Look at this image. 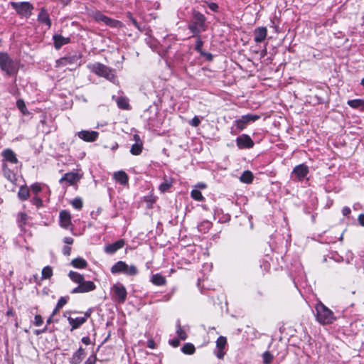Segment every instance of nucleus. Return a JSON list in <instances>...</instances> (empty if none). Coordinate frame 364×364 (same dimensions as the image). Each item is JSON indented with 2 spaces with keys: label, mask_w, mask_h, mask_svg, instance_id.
I'll return each instance as SVG.
<instances>
[{
  "label": "nucleus",
  "mask_w": 364,
  "mask_h": 364,
  "mask_svg": "<svg viewBox=\"0 0 364 364\" xmlns=\"http://www.w3.org/2000/svg\"><path fill=\"white\" fill-rule=\"evenodd\" d=\"M63 242L65 243V244H68V245H71L73 243V239L70 237H66L63 239Z\"/></svg>",
  "instance_id": "57"
},
{
  "label": "nucleus",
  "mask_w": 364,
  "mask_h": 364,
  "mask_svg": "<svg viewBox=\"0 0 364 364\" xmlns=\"http://www.w3.org/2000/svg\"><path fill=\"white\" fill-rule=\"evenodd\" d=\"M46 331H47V326H46L45 328H43V329H41V330H36L35 331V334L36 335H39V334H41L43 333H45Z\"/></svg>",
  "instance_id": "61"
},
{
  "label": "nucleus",
  "mask_w": 364,
  "mask_h": 364,
  "mask_svg": "<svg viewBox=\"0 0 364 364\" xmlns=\"http://www.w3.org/2000/svg\"><path fill=\"white\" fill-rule=\"evenodd\" d=\"M309 167L304 164L295 166L291 172V178L294 181H303L309 173Z\"/></svg>",
  "instance_id": "10"
},
{
  "label": "nucleus",
  "mask_w": 364,
  "mask_h": 364,
  "mask_svg": "<svg viewBox=\"0 0 364 364\" xmlns=\"http://www.w3.org/2000/svg\"><path fill=\"white\" fill-rule=\"evenodd\" d=\"M143 149V144H134L131 149L130 152L132 155H139Z\"/></svg>",
  "instance_id": "36"
},
{
  "label": "nucleus",
  "mask_w": 364,
  "mask_h": 364,
  "mask_svg": "<svg viewBox=\"0 0 364 364\" xmlns=\"http://www.w3.org/2000/svg\"><path fill=\"white\" fill-rule=\"evenodd\" d=\"M68 302V297L62 296L59 299L56 306L57 309H61L64 305H65Z\"/></svg>",
  "instance_id": "45"
},
{
  "label": "nucleus",
  "mask_w": 364,
  "mask_h": 364,
  "mask_svg": "<svg viewBox=\"0 0 364 364\" xmlns=\"http://www.w3.org/2000/svg\"><path fill=\"white\" fill-rule=\"evenodd\" d=\"M71 252V247L69 246H64L63 248V253L65 255H70Z\"/></svg>",
  "instance_id": "55"
},
{
  "label": "nucleus",
  "mask_w": 364,
  "mask_h": 364,
  "mask_svg": "<svg viewBox=\"0 0 364 364\" xmlns=\"http://www.w3.org/2000/svg\"><path fill=\"white\" fill-rule=\"evenodd\" d=\"M53 40L55 47L57 49L60 48L63 45L67 44L70 42L69 38H65L61 35H54Z\"/></svg>",
  "instance_id": "27"
},
{
  "label": "nucleus",
  "mask_w": 364,
  "mask_h": 364,
  "mask_svg": "<svg viewBox=\"0 0 364 364\" xmlns=\"http://www.w3.org/2000/svg\"><path fill=\"white\" fill-rule=\"evenodd\" d=\"M69 323L72 326V331L79 328L81 325L86 322V317H77L75 318L68 317Z\"/></svg>",
  "instance_id": "26"
},
{
  "label": "nucleus",
  "mask_w": 364,
  "mask_h": 364,
  "mask_svg": "<svg viewBox=\"0 0 364 364\" xmlns=\"http://www.w3.org/2000/svg\"><path fill=\"white\" fill-rule=\"evenodd\" d=\"M1 168L4 176L9 181L14 182L16 181V174L11 171L7 164L2 162L1 163Z\"/></svg>",
  "instance_id": "21"
},
{
  "label": "nucleus",
  "mask_w": 364,
  "mask_h": 364,
  "mask_svg": "<svg viewBox=\"0 0 364 364\" xmlns=\"http://www.w3.org/2000/svg\"><path fill=\"white\" fill-rule=\"evenodd\" d=\"M82 342L86 345L90 344V338L88 336H85L82 338Z\"/></svg>",
  "instance_id": "59"
},
{
  "label": "nucleus",
  "mask_w": 364,
  "mask_h": 364,
  "mask_svg": "<svg viewBox=\"0 0 364 364\" xmlns=\"http://www.w3.org/2000/svg\"><path fill=\"white\" fill-rule=\"evenodd\" d=\"M200 123V119L198 118V117L197 116H195L192 119L191 121L190 122V124L192 126V127H197Z\"/></svg>",
  "instance_id": "46"
},
{
  "label": "nucleus",
  "mask_w": 364,
  "mask_h": 364,
  "mask_svg": "<svg viewBox=\"0 0 364 364\" xmlns=\"http://www.w3.org/2000/svg\"><path fill=\"white\" fill-rule=\"evenodd\" d=\"M227 344V338L224 336H220L216 341V347L218 349H224Z\"/></svg>",
  "instance_id": "40"
},
{
  "label": "nucleus",
  "mask_w": 364,
  "mask_h": 364,
  "mask_svg": "<svg viewBox=\"0 0 364 364\" xmlns=\"http://www.w3.org/2000/svg\"><path fill=\"white\" fill-rule=\"evenodd\" d=\"M350 212H351V210H350V208H348V207H344L342 209V213L344 216L348 215L350 213Z\"/></svg>",
  "instance_id": "56"
},
{
  "label": "nucleus",
  "mask_w": 364,
  "mask_h": 364,
  "mask_svg": "<svg viewBox=\"0 0 364 364\" xmlns=\"http://www.w3.org/2000/svg\"><path fill=\"white\" fill-rule=\"evenodd\" d=\"M53 275V269L50 266H46L42 269V279H50Z\"/></svg>",
  "instance_id": "38"
},
{
  "label": "nucleus",
  "mask_w": 364,
  "mask_h": 364,
  "mask_svg": "<svg viewBox=\"0 0 364 364\" xmlns=\"http://www.w3.org/2000/svg\"><path fill=\"white\" fill-rule=\"evenodd\" d=\"M191 196L197 201H203L205 200L201 192L197 189H193L191 192Z\"/></svg>",
  "instance_id": "37"
},
{
  "label": "nucleus",
  "mask_w": 364,
  "mask_h": 364,
  "mask_svg": "<svg viewBox=\"0 0 364 364\" xmlns=\"http://www.w3.org/2000/svg\"><path fill=\"white\" fill-rule=\"evenodd\" d=\"M10 4L12 9H14L21 16L28 18L32 14L33 6L31 3L28 1H11Z\"/></svg>",
  "instance_id": "6"
},
{
  "label": "nucleus",
  "mask_w": 364,
  "mask_h": 364,
  "mask_svg": "<svg viewBox=\"0 0 364 364\" xmlns=\"http://www.w3.org/2000/svg\"><path fill=\"white\" fill-rule=\"evenodd\" d=\"M207 4L211 11H213L214 12H217L218 11V5L216 3L210 2V3H207Z\"/></svg>",
  "instance_id": "50"
},
{
  "label": "nucleus",
  "mask_w": 364,
  "mask_h": 364,
  "mask_svg": "<svg viewBox=\"0 0 364 364\" xmlns=\"http://www.w3.org/2000/svg\"><path fill=\"white\" fill-rule=\"evenodd\" d=\"M112 291L119 303H124L127 299V292L125 287L120 283L115 284L112 288Z\"/></svg>",
  "instance_id": "11"
},
{
  "label": "nucleus",
  "mask_w": 364,
  "mask_h": 364,
  "mask_svg": "<svg viewBox=\"0 0 364 364\" xmlns=\"http://www.w3.org/2000/svg\"><path fill=\"white\" fill-rule=\"evenodd\" d=\"M112 274L123 273L126 275L134 276L138 274L137 267L132 264L129 266L125 262L119 261L111 267Z\"/></svg>",
  "instance_id": "5"
},
{
  "label": "nucleus",
  "mask_w": 364,
  "mask_h": 364,
  "mask_svg": "<svg viewBox=\"0 0 364 364\" xmlns=\"http://www.w3.org/2000/svg\"><path fill=\"white\" fill-rule=\"evenodd\" d=\"M169 344L173 347L176 348L180 345V341L178 338H174L169 341Z\"/></svg>",
  "instance_id": "53"
},
{
  "label": "nucleus",
  "mask_w": 364,
  "mask_h": 364,
  "mask_svg": "<svg viewBox=\"0 0 364 364\" xmlns=\"http://www.w3.org/2000/svg\"><path fill=\"white\" fill-rule=\"evenodd\" d=\"M260 118L259 115L248 114L242 115L240 119L235 121V125L239 130H243L248 124L254 122Z\"/></svg>",
  "instance_id": "9"
},
{
  "label": "nucleus",
  "mask_w": 364,
  "mask_h": 364,
  "mask_svg": "<svg viewBox=\"0 0 364 364\" xmlns=\"http://www.w3.org/2000/svg\"><path fill=\"white\" fill-rule=\"evenodd\" d=\"M34 319H35L34 324L36 326H40L43 323V318H42L41 316H40V315H36Z\"/></svg>",
  "instance_id": "47"
},
{
  "label": "nucleus",
  "mask_w": 364,
  "mask_h": 364,
  "mask_svg": "<svg viewBox=\"0 0 364 364\" xmlns=\"http://www.w3.org/2000/svg\"><path fill=\"white\" fill-rule=\"evenodd\" d=\"M262 358L264 364H270L273 360V355L269 351H266L263 353Z\"/></svg>",
  "instance_id": "42"
},
{
  "label": "nucleus",
  "mask_w": 364,
  "mask_h": 364,
  "mask_svg": "<svg viewBox=\"0 0 364 364\" xmlns=\"http://www.w3.org/2000/svg\"><path fill=\"white\" fill-rule=\"evenodd\" d=\"M80 177L77 173L74 172H68L64 174V176L60 179V183L63 184L64 182L67 183L68 185H74L76 183Z\"/></svg>",
  "instance_id": "16"
},
{
  "label": "nucleus",
  "mask_w": 364,
  "mask_h": 364,
  "mask_svg": "<svg viewBox=\"0 0 364 364\" xmlns=\"http://www.w3.org/2000/svg\"><path fill=\"white\" fill-rule=\"evenodd\" d=\"M193 20L189 23L188 28L193 33V36H198L201 31L205 30V16L199 11H193Z\"/></svg>",
  "instance_id": "4"
},
{
  "label": "nucleus",
  "mask_w": 364,
  "mask_h": 364,
  "mask_svg": "<svg viewBox=\"0 0 364 364\" xmlns=\"http://www.w3.org/2000/svg\"><path fill=\"white\" fill-rule=\"evenodd\" d=\"M151 282L156 286H163L166 284V278L162 276L161 274H153L151 278Z\"/></svg>",
  "instance_id": "29"
},
{
  "label": "nucleus",
  "mask_w": 364,
  "mask_h": 364,
  "mask_svg": "<svg viewBox=\"0 0 364 364\" xmlns=\"http://www.w3.org/2000/svg\"><path fill=\"white\" fill-rule=\"evenodd\" d=\"M203 56H205L206 58L208 60H211L212 58H213V56L210 53H204L203 52V54H201Z\"/></svg>",
  "instance_id": "62"
},
{
  "label": "nucleus",
  "mask_w": 364,
  "mask_h": 364,
  "mask_svg": "<svg viewBox=\"0 0 364 364\" xmlns=\"http://www.w3.org/2000/svg\"><path fill=\"white\" fill-rule=\"evenodd\" d=\"M267 35V28L264 26L258 27L254 31V40L256 43L263 42Z\"/></svg>",
  "instance_id": "19"
},
{
  "label": "nucleus",
  "mask_w": 364,
  "mask_h": 364,
  "mask_svg": "<svg viewBox=\"0 0 364 364\" xmlns=\"http://www.w3.org/2000/svg\"><path fill=\"white\" fill-rule=\"evenodd\" d=\"M18 196L21 200H25L29 196V191L27 187L21 186L19 188Z\"/></svg>",
  "instance_id": "35"
},
{
  "label": "nucleus",
  "mask_w": 364,
  "mask_h": 364,
  "mask_svg": "<svg viewBox=\"0 0 364 364\" xmlns=\"http://www.w3.org/2000/svg\"><path fill=\"white\" fill-rule=\"evenodd\" d=\"M188 331V328L186 329L185 327L181 326L180 321L178 320L176 322V333L178 337L183 341H185L188 338L187 331Z\"/></svg>",
  "instance_id": "25"
},
{
  "label": "nucleus",
  "mask_w": 364,
  "mask_h": 364,
  "mask_svg": "<svg viewBox=\"0 0 364 364\" xmlns=\"http://www.w3.org/2000/svg\"><path fill=\"white\" fill-rule=\"evenodd\" d=\"M358 222H359V223H360L362 226H364V215H363V214H360V215L358 216Z\"/></svg>",
  "instance_id": "60"
},
{
  "label": "nucleus",
  "mask_w": 364,
  "mask_h": 364,
  "mask_svg": "<svg viewBox=\"0 0 364 364\" xmlns=\"http://www.w3.org/2000/svg\"><path fill=\"white\" fill-rule=\"evenodd\" d=\"M127 17L129 19V21L132 23L133 26L136 28H137L139 31H142L143 28H141V25L137 22V21L132 16L131 13H128L127 14Z\"/></svg>",
  "instance_id": "41"
},
{
  "label": "nucleus",
  "mask_w": 364,
  "mask_h": 364,
  "mask_svg": "<svg viewBox=\"0 0 364 364\" xmlns=\"http://www.w3.org/2000/svg\"><path fill=\"white\" fill-rule=\"evenodd\" d=\"M113 99L115 100V102L120 109H129V100L125 97H115V96L112 97Z\"/></svg>",
  "instance_id": "28"
},
{
  "label": "nucleus",
  "mask_w": 364,
  "mask_h": 364,
  "mask_svg": "<svg viewBox=\"0 0 364 364\" xmlns=\"http://www.w3.org/2000/svg\"><path fill=\"white\" fill-rule=\"evenodd\" d=\"M28 216L25 213H19L17 215V223L20 228H23L28 220Z\"/></svg>",
  "instance_id": "34"
},
{
  "label": "nucleus",
  "mask_w": 364,
  "mask_h": 364,
  "mask_svg": "<svg viewBox=\"0 0 364 364\" xmlns=\"http://www.w3.org/2000/svg\"><path fill=\"white\" fill-rule=\"evenodd\" d=\"M347 104L353 109H357L361 112H364V100L363 99L350 100H348Z\"/></svg>",
  "instance_id": "24"
},
{
  "label": "nucleus",
  "mask_w": 364,
  "mask_h": 364,
  "mask_svg": "<svg viewBox=\"0 0 364 364\" xmlns=\"http://www.w3.org/2000/svg\"><path fill=\"white\" fill-rule=\"evenodd\" d=\"M133 139L135 141L134 144H143L142 141L140 139V136L138 134H134L133 136Z\"/></svg>",
  "instance_id": "58"
},
{
  "label": "nucleus",
  "mask_w": 364,
  "mask_h": 364,
  "mask_svg": "<svg viewBox=\"0 0 364 364\" xmlns=\"http://www.w3.org/2000/svg\"><path fill=\"white\" fill-rule=\"evenodd\" d=\"M88 69L95 75L105 77L107 80L114 83L116 81L115 70L100 63H95L87 65Z\"/></svg>",
  "instance_id": "2"
},
{
  "label": "nucleus",
  "mask_w": 364,
  "mask_h": 364,
  "mask_svg": "<svg viewBox=\"0 0 364 364\" xmlns=\"http://www.w3.org/2000/svg\"><path fill=\"white\" fill-rule=\"evenodd\" d=\"M0 68L6 75L13 76L17 74L19 63L11 58L7 53L0 52Z\"/></svg>",
  "instance_id": "1"
},
{
  "label": "nucleus",
  "mask_w": 364,
  "mask_h": 364,
  "mask_svg": "<svg viewBox=\"0 0 364 364\" xmlns=\"http://www.w3.org/2000/svg\"><path fill=\"white\" fill-rule=\"evenodd\" d=\"M148 347L150 348H154V341L152 340L148 341Z\"/></svg>",
  "instance_id": "63"
},
{
  "label": "nucleus",
  "mask_w": 364,
  "mask_h": 364,
  "mask_svg": "<svg viewBox=\"0 0 364 364\" xmlns=\"http://www.w3.org/2000/svg\"><path fill=\"white\" fill-rule=\"evenodd\" d=\"M253 174L250 171H245L240 177V180L245 183H251L253 181Z\"/></svg>",
  "instance_id": "30"
},
{
  "label": "nucleus",
  "mask_w": 364,
  "mask_h": 364,
  "mask_svg": "<svg viewBox=\"0 0 364 364\" xmlns=\"http://www.w3.org/2000/svg\"><path fill=\"white\" fill-rule=\"evenodd\" d=\"M60 225L63 228H68L71 225V216L68 211L61 210L60 212Z\"/></svg>",
  "instance_id": "20"
},
{
  "label": "nucleus",
  "mask_w": 364,
  "mask_h": 364,
  "mask_svg": "<svg viewBox=\"0 0 364 364\" xmlns=\"http://www.w3.org/2000/svg\"><path fill=\"white\" fill-rule=\"evenodd\" d=\"M124 245V240L123 239L118 240L117 241L109 244L105 247V252L107 254L112 255L117 250L122 248Z\"/></svg>",
  "instance_id": "17"
},
{
  "label": "nucleus",
  "mask_w": 364,
  "mask_h": 364,
  "mask_svg": "<svg viewBox=\"0 0 364 364\" xmlns=\"http://www.w3.org/2000/svg\"><path fill=\"white\" fill-rule=\"evenodd\" d=\"M85 355V349L80 347L70 358V364H80L84 359Z\"/></svg>",
  "instance_id": "18"
},
{
  "label": "nucleus",
  "mask_w": 364,
  "mask_h": 364,
  "mask_svg": "<svg viewBox=\"0 0 364 364\" xmlns=\"http://www.w3.org/2000/svg\"><path fill=\"white\" fill-rule=\"evenodd\" d=\"M72 205L77 210H80L82 207V201L80 198H75L71 202Z\"/></svg>",
  "instance_id": "43"
},
{
  "label": "nucleus",
  "mask_w": 364,
  "mask_h": 364,
  "mask_svg": "<svg viewBox=\"0 0 364 364\" xmlns=\"http://www.w3.org/2000/svg\"><path fill=\"white\" fill-rule=\"evenodd\" d=\"M31 190L35 193H38L41 191V187L38 183H34L31 186Z\"/></svg>",
  "instance_id": "51"
},
{
  "label": "nucleus",
  "mask_w": 364,
  "mask_h": 364,
  "mask_svg": "<svg viewBox=\"0 0 364 364\" xmlns=\"http://www.w3.org/2000/svg\"><path fill=\"white\" fill-rule=\"evenodd\" d=\"M181 351L184 353V354H187V355H192L195 353L196 351V348L195 346H193V344L191 343H186V344L183 345V346L181 348Z\"/></svg>",
  "instance_id": "33"
},
{
  "label": "nucleus",
  "mask_w": 364,
  "mask_h": 364,
  "mask_svg": "<svg viewBox=\"0 0 364 364\" xmlns=\"http://www.w3.org/2000/svg\"><path fill=\"white\" fill-rule=\"evenodd\" d=\"M68 276L73 282L78 284L82 283V282L84 280L83 275L76 272L70 271L68 274Z\"/></svg>",
  "instance_id": "32"
},
{
  "label": "nucleus",
  "mask_w": 364,
  "mask_h": 364,
  "mask_svg": "<svg viewBox=\"0 0 364 364\" xmlns=\"http://www.w3.org/2000/svg\"><path fill=\"white\" fill-rule=\"evenodd\" d=\"M96 288L95 284L92 281H85L83 280L82 283L79 284V285L74 288L72 291V294H78V293H86L90 292L91 291L95 290Z\"/></svg>",
  "instance_id": "12"
},
{
  "label": "nucleus",
  "mask_w": 364,
  "mask_h": 364,
  "mask_svg": "<svg viewBox=\"0 0 364 364\" xmlns=\"http://www.w3.org/2000/svg\"><path fill=\"white\" fill-rule=\"evenodd\" d=\"M236 144L240 149H250L254 146V141L247 134H242L236 139Z\"/></svg>",
  "instance_id": "14"
},
{
  "label": "nucleus",
  "mask_w": 364,
  "mask_h": 364,
  "mask_svg": "<svg viewBox=\"0 0 364 364\" xmlns=\"http://www.w3.org/2000/svg\"><path fill=\"white\" fill-rule=\"evenodd\" d=\"M114 179L122 185H126L129 181V176L124 171H118L114 173Z\"/></svg>",
  "instance_id": "22"
},
{
  "label": "nucleus",
  "mask_w": 364,
  "mask_h": 364,
  "mask_svg": "<svg viewBox=\"0 0 364 364\" xmlns=\"http://www.w3.org/2000/svg\"><path fill=\"white\" fill-rule=\"evenodd\" d=\"M170 186H171L170 183H168L167 182H164L159 186V189L161 192L164 193V192L166 191L170 188Z\"/></svg>",
  "instance_id": "49"
},
{
  "label": "nucleus",
  "mask_w": 364,
  "mask_h": 364,
  "mask_svg": "<svg viewBox=\"0 0 364 364\" xmlns=\"http://www.w3.org/2000/svg\"><path fill=\"white\" fill-rule=\"evenodd\" d=\"M1 155L3 158L2 162H4L7 164H17L18 163V159L16 156V154L11 149H6L3 150Z\"/></svg>",
  "instance_id": "13"
},
{
  "label": "nucleus",
  "mask_w": 364,
  "mask_h": 364,
  "mask_svg": "<svg viewBox=\"0 0 364 364\" xmlns=\"http://www.w3.org/2000/svg\"><path fill=\"white\" fill-rule=\"evenodd\" d=\"M78 137L87 142H93L99 136V133L96 131L82 130L77 133Z\"/></svg>",
  "instance_id": "15"
},
{
  "label": "nucleus",
  "mask_w": 364,
  "mask_h": 364,
  "mask_svg": "<svg viewBox=\"0 0 364 364\" xmlns=\"http://www.w3.org/2000/svg\"><path fill=\"white\" fill-rule=\"evenodd\" d=\"M16 106L18 109L22 112L23 114H28V111L26 108V104L23 100H18L16 102Z\"/></svg>",
  "instance_id": "39"
},
{
  "label": "nucleus",
  "mask_w": 364,
  "mask_h": 364,
  "mask_svg": "<svg viewBox=\"0 0 364 364\" xmlns=\"http://www.w3.org/2000/svg\"><path fill=\"white\" fill-rule=\"evenodd\" d=\"M38 21L41 23H45L46 26H48V28L51 26V21L50 19L49 15L44 8H42L41 9L40 13L38 16Z\"/></svg>",
  "instance_id": "23"
},
{
  "label": "nucleus",
  "mask_w": 364,
  "mask_h": 364,
  "mask_svg": "<svg viewBox=\"0 0 364 364\" xmlns=\"http://www.w3.org/2000/svg\"><path fill=\"white\" fill-rule=\"evenodd\" d=\"M203 45V42L202 41V40L200 38H198V39L196 42L195 49H196V50L199 52L200 54H203V52L202 51Z\"/></svg>",
  "instance_id": "44"
},
{
  "label": "nucleus",
  "mask_w": 364,
  "mask_h": 364,
  "mask_svg": "<svg viewBox=\"0 0 364 364\" xmlns=\"http://www.w3.org/2000/svg\"><path fill=\"white\" fill-rule=\"evenodd\" d=\"M71 264L74 267L79 269H84L87 265V262L81 257L73 259Z\"/></svg>",
  "instance_id": "31"
},
{
  "label": "nucleus",
  "mask_w": 364,
  "mask_h": 364,
  "mask_svg": "<svg viewBox=\"0 0 364 364\" xmlns=\"http://www.w3.org/2000/svg\"><path fill=\"white\" fill-rule=\"evenodd\" d=\"M33 203L37 207H41L42 205L43 201L40 198L34 197L33 198Z\"/></svg>",
  "instance_id": "52"
},
{
  "label": "nucleus",
  "mask_w": 364,
  "mask_h": 364,
  "mask_svg": "<svg viewBox=\"0 0 364 364\" xmlns=\"http://www.w3.org/2000/svg\"><path fill=\"white\" fill-rule=\"evenodd\" d=\"M93 18L97 22H102L105 25L108 26L111 28H121L122 26V23L118 20H115L105 15H104L100 11H96L92 15Z\"/></svg>",
  "instance_id": "7"
},
{
  "label": "nucleus",
  "mask_w": 364,
  "mask_h": 364,
  "mask_svg": "<svg viewBox=\"0 0 364 364\" xmlns=\"http://www.w3.org/2000/svg\"><path fill=\"white\" fill-rule=\"evenodd\" d=\"M316 319L322 325L330 324L336 319L333 311L321 301L316 305Z\"/></svg>",
  "instance_id": "3"
},
{
  "label": "nucleus",
  "mask_w": 364,
  "mask_h": 364,
  "mask_svg": "<svg viewBox=\"0 0 364 364\" xmlns=\"http://www.w3.org/2000/svg\"><path fill=\"white\" fill-rule=\"evenodd\" d=\"M96 360V355H92L85 360V364H95Z\"/></svg>",
  "instance_id": "48"
},
{
  "label": "nucleus",
  "mask_w": 364,
  "mask_h": 364,
  "mask_svg": "<svg viewBox=\"0 0 364 364\" xmlns=\"http://www.w3.org/2000/svg\"><path fill=\"white\" fill-rule=\"evenodd\" d=\"M196 187H198L202 189H205L207 187V186H206V184H205L203 183H200L196 186Z\"/></svg>",
  "instance_id": "64"
},
{
  "label": "nucleus",
  "mask_w": 364,
  "mask_h": 364,
  "mask_svg": "<svg viewBox=\"0 0 364 364\" xmlns=\"http://www.w3.org/2000/svg\"><path fill=\"white\" fill-rule=\"evenodd\" d=\"M70 65L72 67H77L80 65V55H73L70 56H66L60 58L56 61V66L58 68ZM70 70H73V68H70Z\"/></svg>",
  "instance_id": "8"
},
{
  "label": "nucleus",
  "mask_w": 364,
  "mask_h": 364,
  "mask_svg": "<svg viewBox=\"0 0 364 364\" xmlns=\"http://www.w3.org/2000/svg\"><path fill=\"white\" fill-rule=\"evenodd\" d=\"M215 355L219 359H223L225 355V352L223 351V349H218L217 352L215 353Z\"/></svg>",
  "instance_id": "54"
}]
</instances>
